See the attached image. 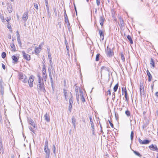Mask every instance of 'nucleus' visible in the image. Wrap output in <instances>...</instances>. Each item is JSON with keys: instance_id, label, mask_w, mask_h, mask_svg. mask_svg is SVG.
<instances>
[{"instance_id": "28", "label": "nucleus", "mask_w": 158, "mask_h": 158, "mask_svg": "<svg viewBox=\"0 0 158 158\" xmlns=\"http://www.w3.org/2000/svg\"><path fill=\"white\" fill-rule=\"evenodd\" d=\"M41 51V49H40V48H38L37 47H35V51L36 54H38Z\"/></svg>"}, {"instance_id": "19", "label": "nucleus", "mask_w": 158, "mask_h": 158, "mask_svg": "<svg viewBox=\"0 0 158 158\" xmlns=\"http://www.w3.org/2000/svg\"><path fill=\"white\" fill-rule=\"evenodd\" d=\"M10 47L12 48L11 51L15 52L16 51L15 46L14 43L13 42L10 45Z\"/></svg>"}, {"instance_id": "33", "label": "nucleus", "mask_w": 158, "mask_h": 158, "mask_svg": "<svg viewBox=\"0 0 158 158\" xmlns=\"http://www.w3.org/2000/svg\"><path fill=\"white\" fill-rule=\"evenodd\" d=\"M72 108V104L69 103L68 106V110L70 113L71 112V110Z\"/></svg>"}, {"instance_id": "61", "label": "nucleus", "mask_w": 158, "mask_h": 158, "mask_svg": "<svg viewBox=\"0 0 158 158\" xmlns=\"http://www.w3.org/2000/svg\"><path fill=\"white\" fill-rule=\"evenodd\" d=\"M107 92H108V93L109 95H111V92H110V89L108 90Z\"/></svg>"}, {"instance_id": "7", "label": "nucleus", "mask_w": 158, "mask_h": 158, "mask_svg": "<svg viewBox=\"0 0 158 158\" xmlns=\"http://www.w3.org/2000/svg\"><path fill=\"white\" fill-rule=\"evenodd\" d=\"M89 118L90 122V124L91 127V130L92 131V134L93 135H94V123L93 121V119L92 117L91 116H90Z\"/></svg>"}, {"instance_id": "11", "label": "nucleus", "mask_w": 158, "mask_h": 158, "mask_svg": "<svg viewBox=\"0 0 158 158\" xmlns=\"http://www.w3.org/2000/svg\"><path fill=\"white\" fill-rule=\"evenodd\" d=\"M28 123L30 124L34 128L35 127V125L33 120L31 118H28L27 119Z\"/></svg>"}, {"instance_id": "55", "label": "nucleus", "mask_w": 158, "mask_h": 158, "mask_svg": "<svg viewBox=\"0 0 158 158\" xmlns=\"http://www.w3.org/2000/svg\"><path fill=\"white\" fill-rule=\"evenodd\" d=\"M11 18L10 17H7L6 19V21L8 22L10 20Z\"/></svg>"}, {"instance_id": "15", "label": "nucleus", "mask_w": 158, "mask_h": 158, "mask_svg": "<svg viewBox=\"0 0 158 158\" xmlns=\"http://www.w3.org/2000/svg\"><path fill=\"white\" fill-rule=\"evenodd\" d=\"M70 96H69V103L72 104L73 102V97L72 95V94L71 92L69 93Z\"/></svg>"}, {"instance_id": "44", "label": "nucleus", "mask_w": 158, "mask_h": 158, "mask_svg": "<svg viewBox=\"0 0 158 158\" xmlns=\"http://www.w3.org/2000/svg\"><path fill=\"white\" fill-rule=\"evenodd\" d=\"M50 64L51 66L52 70H54V68L52 66L53 63L52 60H50Z\"/></svg>"}, {"instance_id": "18", "label": "nucleus", "mask_w": 158, "mask_h": 158, "mask_svg": "<svg viewBox=\"0 0 158 158\" xmlns=\"http://www.w3.org/2000/svg\"><path fill=\"white\" fill-rule=\"evenodd\" d=\"M72 123L73 124L75 129L76 128L75 123L76 122V119L74 116H72Z\"/></svg>"}, {"instance_id": "8", "label": "nucleus", "mask_w": 158, "mask_h": 158, "mask_svg": "<svg viewBox=\"0 0 158 158\" xmlns=\"http://www.w3.org/2000/svg\"><path fill=\"white\" fill-rule=\"evenodd\" d=\"M28 12H25L23 15L22 19L25 22H26L28 19Z\"/></svg>"}, {"instance_id": "6", "label": "nucleus", "mask_w": 158, "mask_h": 158, "mask_svg": "<svg viewBox=\"0 0 158 158\" xmlns=\"http://www.w3.org/2000/svg\"><path fill=\"white\" fill-rule=\"evenodd\" d=\"M22 53L23 57L24 59L27 61H29L31 60V56L30 55L26 53L24 51L22 52Z\"/></svg>"}, {"instance_id": "52", "label": "nucleus", "mask_w": 158, "mask_h": 158, "mask_svg": "<svg viewBox=\"0 0 158 158\" xmlns=\"http://www.w3.org/2000/svg\"><path fill=\"white\" fill-rule=\"evenodd\" d=\"M97 4L98 6H99L100 4V0H96Z\"/></svg>"}, {"instance_id": "45", "label": "nucleus", "mask_w": 158, "mask_h": 158, "mask_svg": "<svg viewBox=\"0 0 158 158\" xmlns=\"http://www.w3.org/2000/svg\"><path fill=\"white\" fill-rule=\"evenodd\" d=\"M140 90V94L141 96L142 94L144 95L145 94V92L144 89H143L142 90Z\"/></svg>"}, {"instance_id": "4", "label": "nucleus", "mask_w": 158, "mask_h": 158, "mask_svg": "<svg viewBox=\"0 0 158 158\" xmlns=\"http://www.w3.org/2000/svg\"><path fill=\"white\" fill-rule=\"evenodd\" d=\"M106 52L107 56L108 57H112L114 54L113 50L110 48H109L108 46L107 47Z\"/></svg>"}, {"instance_id": "47", "label": "nucleus", "mask_w": 158, "mask_h": 158, "mask_svg": "<svg viewBox=\"0 0 158 158\" xmlns=\"http://www.w3.org/2000/svg\"><path fill=\"white\" fill-rule=\"evenodd\" d=\"M143 89H144L143 85L142 84L140 83V90H142Z\"/></svg>"}, {"instance_id": "27", "label": "nucleus", "mask_w": 158, "mask_h": 158, "mask_svg": "<svg viewBox=\"0 0 158 158\" xmlns=\"http://www.w3.org/2000/svg\"><path fill=\"white\" fill-rule=\"evenodd\" d=\"M127 37L130 41V44H133V42L131 36L129 35H128Z\"/></svg>"}, {"instance_id": "10", "label": "nucleus", "mask_w": 158, "mask_h": 158, "mask_svg": "<svg viewBox=\"0 0 158 158\" xmlns=\"http://www.w3.org/2000/svg\"><path fill=\"white\" fill-rule=\"evenodd\" d=\"M29 86L30 87H32L33 86V82L34 81V79L32 78L31 77H30L29 80H27Z\"/></svg>"}, {"instance_id": "49", "label": "nucleus", "mask_w": 158, "mask_h": 158, "mask_svg": "<svg viewBox=\"0 0 158 158\" xmlns=\"http://www.w3.org/2000/svg\"><path fill=\"white\" fill-rule=\"evenodd\" d=\"M48 57L49 59V60H52V57L50 53L49 52H48Z\"/></svg>"}, {"instance_id": "42", "label": "nucleus", "mask_w": 158, "mask_h": 158, "mask_svg": "<svg viewBox=\"0 0 158 158\" xmlns=\"http://www.w3.org/2000/svg\"><path fill=\"white\" fill-rule=\"evenodd\" d=\"M134 137V133L133 131H132L131 134V140H132Z\"/></svg>"}, {"instance_id": "17", "label": "nucleus", "mask_w": 158, "mask_h": 158, "mask_svg": "<svg viewBox=\"0 0 158 158\" xmlns=\"http://www.w3.org/2000/svg\"><path fill=\"white\" fill-rule=\"evenodd\" d=\"M147 73L148 77V81H150L152 78V76L148 70H147Z\"/></svg>"}, {"instance_id": "32", "label": "nucleus", "mask_w": 158, "mask_h": 158, "mask_svg": "<svg viewBox=\"0 0 158 158\" xmlns=\"http://www.w3.org/2000/svg\"><path fill=\"white\" fill-rule=\"evenodd\" d=\"M7 9L9 13H11L12 11V7L11 6H8Z\"/></svg>"}, {"instance_id": "16", "label": "nucleus", "mask_w": 158, "mask_h": 158, "mask_svg": "<svg viewBox=\"0 0 158 158\" xmlns=\"http://www.w3.org/2000/svg\"><path fill=\"white\" fill-rule=\"evenodd\" d=\"M98 31L100 38L102 39V40H103L104 38L103 32L101 30H99Z\"/></svg>"}, {"instance_id": "63", "label": "nucleus", "mask_w": 158, "mask_h": 158, "mask_svg": "<svg viewBox=\"0 0 158 158\" xmlns=\"http://www.w3.org/2000/svg\"><path fill=\"white\" fill-rule=\"evenodd\" d=\"M8 37L9 39H11V35L10 34H9L8 35Z\"/></svg>"}, {"instance_id": "22", "label": "nucleus", "mask_w": 158, "mask_h": 158, "mask_svg": "<svg viewBox=\"0 0 158 158\" xmlns=\"http://www.w3.org/2000/svg\"><path fill=\"white\" fill-rule=\"evenodd\" d=\"M63 93L64 94V96L65 99L66 100V101L68 100V98H67V90L66 89H63Z\"/></svg>"}, {"instance_id": "2", "label": "nucleus", "mask_w": 158, "mask_h": 158, "mask_svg": "<svg viewBox=\"0 0 158 158\" xmlns=\"http://www.w3.org/2000/svg\"><path fill=\"white\" fill-rule=\"evenodd\" d=\"M44 150V152L46 154L45 157H49L50 154V151L48 148V143L47 140H46L45 142Z\"/></svg>"}, {"instance_id": "40", "label": "nucleus", "mask_w": 158, "mask_h": 158, "mask_svg": "<svg viewBox=\"0 0 158 158\" xmlns=\"http://www.w3.org/2000/svg\"><path fill=\"white\" fill-rule=\"evenodd\" d=\"M125 113L127 116H129L130 115V113L128 110H126Z\"/></svg>"}, {"instance_id": "53", "label": "nucleus", "mask_w": 158, "mask_h": 158, "mask_svg": "<svg viewBox=\"0 0 158 158\" xmlns=\"http://www.w3.org/2000/svg\"><path fill=\"white\" fill-rule=\"evenodd\" d=\"M29 128L30 129V130L32 132H34V131L33 128H32V127L31 126L29 127Z\"/></svg>"}, {"instance_id": "34", "label": "nucleus", "mask_w": 158, "mask_h": 158, "mask_svg": "<svg viewBox=\"0 0 158 158\" xmlns=\"http://www.w3.org/2000/svg\"><path fill=\"white\" fill-rule=\"evenodd\" d=\"M42 74V76H43V79H44V81H46V79H47V75L46 73Z\"/></svg>"}, {"instance_id": "38", "label": "nucleus", "mask_w": 158, "mask_h": 158, "mask_svg": "<svg viewBox=\"0 0 158 158\" xmlns=\"http://www.w3.org/2000/svg\"><path fill=\"white\" fill-rule=\"evenodd\" d=\"M100 54H98L96 56L95 60L96 61H98L99 60V57L100 56Z\"/></svg>"}, {"instance_id": "21", "label": "nucleus", "mask_w": 158, "mask_h": 158, "mask_svg": "<svg viewBox=\"0 0 158 158\" xmlns=\"http://www.w3.org/2000/svg\"><path fill=\"white\" fill-rule=\"evenodd\" d=\"M65 44L66 46V49H67V53L69 56V57H70V55L69 54V46L68 45V44L65 43Z\"/></svg>"}, {"instance_id": "39", "label": "nucleus", "mask_w": 158, "mask_h": 158, "mask_svg": "<svg viewBox=\"0 0 158 158\" xmlns=\"http://www.w3.org/2000/svg\"><path fill=\"white\" fill-rule=\"evenodd\" d=\"M0 18L2 20V22H4L5 21V19L4 16L1 14L0 13Z\"/></svg>"}, {"instance_id": "29", "label": "nucleus", "mask_w": 158, "mask_h": 158, "mask_svg": "<svg viewBox=\"0 0 158 158\" xmlns=\"http://www.w3.org/2000/svg\"><path fill=\"white\" fill-rule=\"evenodd\" d=\"M150 141L148 139H146L143 140V144H148Z\"/></svg>"}, {"instance_id": "46", "label": "nucleus", "mask_w": 158, "mask_h": 158, "mask_svg": "<svg viewBox=\"0 0 158 158\" xmlns=\"http://www.w3.org/2000/svg\"><path fill=\"white\" fill-rule=\"evenodd\" d=\"M76 99L77 101V102L78 103H79V95L78 94H77V93L76 94Z\"/></svg>"}, {"instance_id": "51", "label": "nucleus", "mask_w": 158, "mask_h": 158, "mask_svg": "<svg viewBox=\"0 0 158 158\" xmlns=\"http://www.w3.org/2000/svg\"><path fill=\"white\" fill-rule=\"evenodd\" d=\"M52 74L53 75V76L54 77L55 76V71L54 70H52V72H51Z\"/></svg>"}, {"instance_id": "31", "label": "nucleus", "mask_w": 158, "mask_h": 158, "mask_svg": "<svg viewBox=\"0 0 158 158\" xmlns=\"http://www.w3.org/2000/svg\"><path fill=\"white\" fill-rule=\"evenodd\" d=\"M121 60L123 62H124L125 61V57L123 53H121Z\"/></svg>"}, {"instance_id": "20", "label": "nucleus", "mask_w": 158, "mask_h": 158, "mask_svg": "<svg viewBox=\"0 0 158 158\" xmlns=\"http://www.w3.org/2000/svg\"><path fill=\"white\" fill-rule=\"evenodd\" d=\"M4 89L3 86L0 84V93L2 95L4 94Z\"/></svg>"}, {"instance_id": "13", "label": "nucleus", "mask_w": 158, "mask_h": 158, "mask_svg": "<svg viewBox=\"0 0 158 158\" xmlns=\"http://www.w3.org/2000/svg\"><path fill=\"white\" fill-rule=\"evenodd\" d=\"M80 95L81 97V100L82 101V102H85V99L84 97L83 96V94L81 90H80Z\"/></svg>"}, {"instance_id": "24", "label": "nucleus", "mask_w": 158, "mask_h": 158, "mask_svg": "<svg viewBox=\"0 0 158 158\" xmlns=\"http://www.w3.org/2000/svg\"><path fill=\"white\" fill-rule=\"evenodd\" d=\"M49 76L50 79V82L51 83V85L52 86H53V80L52 77V74L51 73H49Z\"/></svg>"}, {"instance_id": "23", "label": "nucleus", "mask_w": 158, "mask_h": 158, "mask_svg": "<svg viewBox=\"0 0 158 158\" xmlns=\"http://www.w3.org/2000/svg\"><path fill=\"white\" fill-rule=\"evenodd\" d=\"M45 6L46 7V9L47 10V11L48 13H49V7L48 6V0H45Z\"/></svg>"}, {"instance_id": "37", "label": "nucleus", "mask_w": 158, "mask_h": 158, "mask_svg": "<svg viewBox=\"0 0 158 158\" xmlns=\"http://www.w3.org/2000/svg\"><path fill=\"white\" fill-rule=\"evenodd\" d=\"M18 42V44L19 46L21 47H22V43L20 39H17Z\"/></svg>"}, {"instance_id": "3", "label": "nucleus", "mask_w": 158, "mask_h": 158, "mask_svg": "<svg viewBox=\"0 0 158 158\" xmlns=\"http://www.w3.org/2000/svg\"><path fill=\"white\" fill-rule=\"evenodd\" d=\"M19 79L21 81L24 83L27 82V77L25 74H23V73H20L19 74Z\"/></svg>"}, {"instance_id": "5", "label": "nucleus", "mask_w": 158, "mask_h": 158, "mask_svg": "<svg viewBox=\"0 0 158 158\" xmlns=\"http://www.w3.org/2000/svg\"><path fill=\"white\" fill-rule=\"evenodd\" d=\"M64 21L66 23H67V26L68 28L69 29L70 28V24L69 23V19L67 15L65 10L64 9Z\"/></svg>"}, {"instance_id": "9", "label": "nucleus", "mask_w": 158, "mask_h": 158, "mask_svg": "<svg viewBox=\"0 0 158 158\" xmlns=\"http://www.w3.org/2000/svg\"><path fill=\"white\" fill-rule=\"evenodd\" d=\"M149 148L153 151H155L157 152H158V148H157V146L156 145L153 144H152L149 146Z\"/></svg>"}, {"instance_id": "56", "label": "nucleus", "mask_w": 158, "mask_h": 158, "mask_svg": "<svg viewBox=\"0 0 158 158\" xmlns=\"http://www.w3.org/2000/svg\"><path fill=\"white\" fill-rule=\"evenodd\" d=\"M139 141L140 144H143V141L140 138L139 139Z\"/></svg>"}, {"instance_id": "35", "label": "nucleus", "mask_w": 158, "mask_h": 158, "mask_svg": "<svg viewBox=\"0 0 158 158\" xmlns=\"http://www.w3.org/2000/svg\"><path fill=\"white\" fill-rule=\"evenodd\" d=\"M118 84L117 83L116 84L115 86L114 87L113 89L114 90V92H116L118 89Z\"/></svg>"}, {"instance_id": "64", "label": "nucleus", "mask_w": 158, "mask_h": 158, "mask_svg": "<svg viewBox=\"0 0 158 158\" xmlns=\"http://www.w3.org/2000/svg\"><path fill=\"white\" fill-rule=\"evenodd\" d=\"M48 73H51V69H50V68H48Z\"/></svg>"}, {"instance_id": "1", "label": "nucleus", "mask_w": 158, "mask_h": 158, "mask_svg": "<svg viewBox=\"0 0 158 158\" xmlns=\"http://www.w3.org/2000/svg\"><path fill=\"white\" fill-rule=\"evenodd\" d=\"M38 77V81L37 82V89L38 92L45 93L46 90L44 88V85L43 79H41V77L39 75L37 76Z\"/></svg>"}, {"instance_id": "36", "label": "nucleus", "mask_w": 158, "mask_h": 158, "mask_svg": "<svg viewBox=\"0 0 158 158\" xmlns=\"http://www.w3.org/2000/svg\"><path fill=\"white\" fill-rule=\"evenodd\" d=\"M133 152L134 153L138 156L140 157H141L142 156L141 155L139 152H137L136 151H134Z\"/></svg>"}, {"instance_id": "50", "label": "nucleus", "mask_w": 158, "mask_h": 158, "mask_svg": "<svg viewBox=\"0 0 158 158\" xmlns=\"http://www.w3.org/2000/svg\"><path fill=\"white\" fill-rule=\"evenodd\" d=\"M53 152L54 153V154H56V147H55V145H53Z\"/></svg>"}, {"instance_id": "58", "label": "nucleus", "mask_w": 158, "mask_h": 158, "mask_svg": "<svg viewBox=\"0 0 158 158\" xmlns=\"http://www.w3.org/2000/svg\"><path fill=\"white\" fill-rule=\"evenodd\" d=\"M46 73V69H42V74Z\"/></svg>"}, {"instance_id": "57", "label": "nucleus", "mask_w": 158, "mask_h": 158, "mask_svg": "<svg viewBox=\"0 0 158 158\" xmlns=\"http://www.w3.org/2000/svg\"><path fill=\"white\" fill-rule=\"evenodd\" d=\"M124 97L125 98L126 100L127 101H128V98H127V94L124 95Z\"/></svg>"}, {"instance_id": "12", "label": "nucleus", "mask_w": 158, "mask_h": 158, "mask_svg": "<svg viewBox=\"0 0 158 158\" xmlns=\"http://www.w3.org/2000/svg\"><path fill=\"white\" fill-rule=\"evenodd\" d=\"M44 118L45 120L48 122H49L50 121V116L48 113H46L44 115Z\"/></svg>"}, {"instance_id": "25", "label": "nucleus", "mask_w": 158, "mask_h": 158, "mask_svg": "<svg viewBox=\"0 0 158 158\" xmlns=\"http://www.w3.org/2000/svg\"><path fill=\"white\" fill-rule=\"evenodd\" d=\"M12 59L15 62H17L18 60V58L14 55L12 56Z\"/></svg>"}, {"instance_id": "60", "label": "nucleus", "mask_w": 158, "mask_h": 158, "mask_svg": "<svg viewBox=\"0 0 158 158\" xmlns=\"http://www.w3.org/2000/svg\"><path fill=\"white\" fill-rule=\"evenodd\" d=\"M0 150L1 151H3V150H4V149H3V145L0 146Z\"/></svg>"}, {"instance_id": "14", "label": "nucleus", "mask_w": 158, "mask_h": 158, "mask_svg": "<svg viewBox=\"0 0 158 158\" xmlns=\"http://www.w3.org/2000/svg\"><path fill=\"white\" fill-rule=\"evenodd\" d=\"M105 20L103 16L102 15V16H101L100 17V18L99 19V22L100 24L102 26L103 24V22Z\"/></svg>"}, {"instance_id": "62", "label": "nucleus", "mask_w": 158, "mask_h": 158, "mask_svg": "<svg viewBox=\"0 0 158 158\" xmlns=\"http://www.w3.org/2000/svg\"><path fill=\"white\" fill-rule=\"evenodd\" d=\"M106 69V67L105 66H102L101 67V69L102 70L105 69Z\"/></svg>"}, {"instance_id": "43", "label": "nucleus", "mask_w": 158, "mask_h": 158, "mask_svg": "<svg viewBox=\"0 0 158 158\" xmlns=\"http://www.w3.org/2000/svg\"><path fill=\"white\" fill-rule=\"evenodd\" d=\"M34 4L35 8L37 10H38V4L36 3H34Z\"/></svg>"}, {"instance_id": "48", "label": "nucleus", "mask_w": 158, "mask_h": 158, "mask_svg": "<svg viewBox=\"0 0 158 158\" xmlns=\"http://www.w3.org/2000/svg\"><path fill=\"white\" fill-rule=\"evenodd\" d=\"M16 33H17L16 36H17V39H20V35L19 33V31H17L16 32Z\"/></svg>"}, {"instance_id": "41", "label": "nucleus", "mask_w": 158, "mask_h": 158, "mask_svg": "<svg viewBox=\"0 0 158 158\" xmlns=\"http://www.w3.org/2000/svg\"><path fill=\"white\" fill-rule=\"evenodd\" d=\"M6 56V53L4 52H3L2 53V57L3 58H5Z\"/></svg>"}, {"instance_id": "30", "label": "nucleus", "mask_w": 158, "mask_h": 158, "mask_svg": "<svg viewBox=\"0 0 158 158\" xmlns=\"http://www.w3.org/2000/svg\"><path fill=\"white\" fill-rule=\"evenodd\" d=\"M122 95H123L124 94L125 95V94H127V91L126 89V88L125 87L124 90L123 88H122Z\"/></svg>"}, {"instance_id": "26", "label": "nucleus", "mask_w": 158, "mask_h": 158, "mask_svg": "<svg viewBox=\"0 0 158 158\" xmlns=\"http://www.w3.org/2000/svg\"><path fill=\"white\" fill-rule=\"evenodd\" d=\"M150 64L152 65V67H151L152 68H154L155 67V65L154 64V62L152 58H151V62Z\"/></svg>"}, {"instance_id": "59", "label": "nucleus", "mask_w": 158, "mask_h": 158, "mask_svg": "<svg viewBox=\"0 0 158 158\" xmlns=\"http://www.w3.org/2000/svg\"><path fill=\"white\" fill-rule=\"evenodd\" d=\"M2 68L4 70L5 69L6 67L5 65L3 64H2Z\"/></svg>"}, {"instance_id": "54", "label": "nucleus", "mask_w": 158, "mask_h": 158, "mask_svg": "<svg viewBox=\"0 0 158 158\" xmlns=\"http://www.w3.org/2000/svg\"><path fill=\"white\" fill-rule=\"evenodd\" d=\"M108 122L109 123H110V126L112 127H114V125L109 120H108Z\"/></svg>"}]
</instances>
